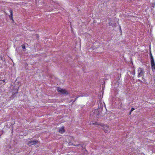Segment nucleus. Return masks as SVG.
Returning <instances> with one entry per match:
<instances>
[{
  "label": "nucleus",
  "instance_id": "nucleus-1",
  "mask_svg": "<svg viewBox=\"0 0 155 155\" xmlns=\"http://www.w3.org/2000/svg\"><path fill=\"white\" fill-rule=\"evenodd\" d=\"M92 124H95L96 125H98L101 126L103 127V129L105 133H109L110 131V129L109 127L106 124H99L94 123H93Z\"/></svg>",
  "mask_w": 155,
  "mask_h": 155
},
{
  "label": "nucleus",
  "instance_id": "nucleus-2",
  "mask_svg": "<svg viewBox=\"0 0 155 155\" xmlns=\"http://www.w3.org/2000/svg\"><path fill=\"white\" fill-rule=\"evenodd\" d=\"M150 59L151 69L153 72L155 71V63L151 52H150Z\"/></svg>",
  "mask_w": 155,
  "mask_h": 155
},
{
  "label": "nucleus",
  "instance_id": "nucleus-3",
  "mask_svg": "<svg viewBox=\"0 0 155 155\" xmlns=\"http://www.w3.org/2000/svg\"><path fill=\"white\" fill-rule=\"evenodd\" d=\"M57 90L58 92L61 93L62 94H68V92L65 89H63L60 87H58Z\"/></svg>",
  "mask_w": 155,
  "mask_h": 155
},
{
  "label": "nucleus",
  "instance_id": "nucleus-4",
  "mask_svg": "<svg viewBox=\"0 0 155 155\" xmlns=\"http://www.w3.org/2000/svg\"><path fill=\"white\" fill-rule=\"evenodd\" d=\"M144 73L143 69L142 68H139L138 70V77H142Z\"/></svg>",
  "mask_w": 155,
  "mask_h": 155
},
{
  "label": "nucleus",
  "instance_id": "nucleus-5",
  "mask_svg": "<svg viewBox=\"0 0 155 155\" xmlns=\"http://www.w3.org/2000/svg\"><path fill=\"white\" fill-rule=\"evenodd\" d=\"M101 112L98 109H96L93 112L94 115V117H97L98 118L99 117L98 116L101 114Z\"/></svg>",
  "mask_w": 155,
  "mask_h": 155
},
{
  "label": "nucleus",
  "instance_id": "nucleus-6",
  "mask_svg": "<svg viewBox=\"0 0 155 155\" xmlns=\"http://www.w3.org/2000/svg\"><path fill=\"white\" fill-rule=\"evenodd\" d=\"M38 141L36 140L30 141H29L27 143V144L29 146L31 145L35 144L38 142Z\"/></svg>",
  "mask_w": 155,
  "mask_h": 155
},
{
  "label": "nucleus",
  "instance_id": "nucleus-7",
  "mask_svg": "<svg viewBox=\"0 0 155 155\" xmlns=\"http://www.w3.org/2000/svg\"><path fill=\"white\" fill-rule=\"evenodd\" d=\"M9 12L10 13V14L9 15V18L12 20H13L12 16H13V13H12V11L11 9H10L9 10Z\"/></svg>",
  "mask_w": 155,
  "mask_h": 155
},
{
  "label": "nucleus",
  "instance_id": "nucleus-8",
  "mask_svg": "<svg viewBox=\"0 0 155 155\" xmlns=\"http://www.w3.org/2000/svg\"><path fill=\"white\" fill-rule=\"evenodd\" d=\"M64 128L62 127L59 129V132L61 133H64Z\"/></svg>",
  "mask_w": 155,
  "mask_h": 155
},
{
  "label": "nucleus",
  "instance_id": "nucleus-9",
  "mask_svg": "<svg viewBox=\"0 0 155 155\" xmlns=\"http://www.w3.org/2000/svg\"><path fill=\"white\" fill-rule=\"evenodd\" d=\"M109 24L110 25L114 26L115 25V24L114 22V21L112 20H110L109 22Z\"/></svg>",
  "mask_w": 155,
  "mask_h": 155
},
{
  "label": "nucleus",
  "instance_id": "nucleus-10",
  "mask_svg": "<svg viewBox=\"0 0 155 155\" xmlns=\"http://www.w3.org/2000/svg\"><path fill=\"white\" fill-rule=\"evenodd\" d=\"M33 38H39V35L38 34H35L33 36Z\"/></svg>",
  "mask_w": 155,
  "mask_h": 155
},
{
  "label": "nucleus",
  "instance_id": "nucleus-11",
  "mask_svg": "<svg viewBox=\"0 0 155 155\" xmlns=\"http://www.w3.org/2000/svg\"><path fill=\"white\" fill-rule=\"evenodd\" d=\"M21 46L22 47V48L23 50H24L25 49L26 46L25 45L23 44L21 45Z\"/></svg>",
  "mask_w": 155,
  "mask_h": 155
},
{
  "label": "nucleus",
  "instance_id": "nucleus-12",
  "mask_svg": "<svg viewBox=\"0 0 155 155\" xmlns=\"http://www.w3.org/2000/svg\"><path fill=\"white\" fill-rule=\"evenodd\" d=\"M134 109H134V108H132L131 109V110H130V111L129 114H131V112H132L133 110H134Z\"/></svg>",
  "mask_w": 155,
  "mask_h": 155
},
{
  "label": "nucleus",
  "instance_id": "nucleus-13",
  "mask_svg": "<svg viewBox=\"0 0 155 155\" xmlns=\"http://www.w3.org/2000/svg\"><path fill=\"white\" fill-rule=\"evenodd\" d=\"M151 5L154 8L155 7V3H152Z\"/></svg>",
  "mask_w": 155,
  "mask_h": 155
},
{
  "label": "nucleus",
  "instance_id": "nucleus-14",
  "mask_svg": "<svg viewBox=\"0 0 155 155\" xmlns=\"http://www.w3.org/2000/svg\"><path fill=\"white\" fill-rule=\"evenodd\" d=\"M80 144L74 145L75 146H79L80 145Z\"/></svg>",
  "mask_w": 155,
  "mask_h": 155
},
{
  "label": "nucleus",
  "instance_id": "nucleus-15",
  "mask_svg": "<svg viewBox=\"0 0 155 155\" xmlns=\"http://www.w3.org/2000/svg\"><path fill=\"white\" fill-rule=\"evenodd\" d=\"M2 81L3 82H5V80H2Z\"/></svg>",
  "mask_w": 155,
  "mask_h": 155
},
{
  "label": "nucleus",
  "instance_id": "nucleus-16",
  "mask_svg": "<svg viewBox=\"0 0 155 155\" xmlns=\"http://www.w3.org/2000/svg\"><path fill=\"white\" fill-rule=\"evenodd\" d=\"M99 104H100V106H101V103H99L98 105H99Z\"/></svg>",
  "mask_w": 155,
  "mask_h": 155
},
{
  "label": "nucleus",
  "instance_id": "nucleus-17",
  "mask_svg": "<svg viewBox=\"0 0 155 155\" xmlns=\"http://www.w3.org/2000/svg\"><path fill=\"white\" fill-rule=\"evenodd\" d=\"M77 98H78V97H77V98H76L75 100H76V99H77Z\"/></svg>",
  "mask_w": 155,
  "mask_h": 155
}]
</instances>
